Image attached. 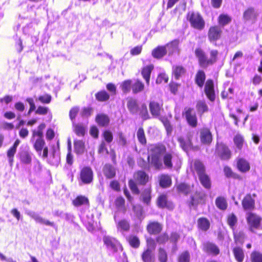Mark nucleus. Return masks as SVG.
I'll return each mask as SVG.
<instances>
[{
    "instance_id": "3",
    "label": "nucleus",
    "mask_w": 262,
    "mask_h": 262,
    "mask_svg": "<svg viewBox=\"0 0 262 262\" xmlns=\"http://www.w3.org/2000/svg\"><path fill=\"white\" fill-rule=\"evenodd\" d=\"M194 55L198 59L199 66L203 69H206L217 62L219 52L215 49L210 50L208 57L203 49L198 47L194 50Z\"/></svg>"
},
{
    "instance_id": "50",
    "label": "nucleus",
    "mask_w": 262,
    "mask_h": 262,
    "mask_svg": "<svg viewBox=\"0 0 262 262\" xmlns=\"http://www.w3.org/2000/svg\"><path fill=\"white\" fill-rule=\"evenodd\" d=\"M138 113L140 117L144 120H146L150 119V117L148 113L147 106L145 103L142 104L140 107H139Z\"/></svg>"
},
{
    "instance_id": "28",
    "label": "nucleus",
    "mask_w": 262,
    "mask_h": 262,
    "mask_svg": "<svg viewBox=\"0 0 262 262\" xmlns=\"http://www.w3.org/2000/svg\"><path fill=\"white\" fill-rule=\"evenodd\" d=\"M197 228L203 232L207 231L210 228L209 220L205 217H200L197 220Z\"/></svg>"
},
{
    "instance_id": "22",
    "label": "nucleus",
    "mask_w": 262,
    "mask_h": 262,
    "mask_svg": "<svg viewBox=\"0 0 262 262\" xmlns=\"http://www.w3.org/2000/svg\"><path fill=\"white\" fill-rule=\"evenodd\" d=\"M258 16V13L254 8L250 7L247 8L244 12L243 18L245 21L254 23Z\"/></svg>"
},
{
    "instance_id": "61",
    "label": "nucleus",
    "mask_w": 262,
    "mask_h": 262,
    "mask_svg": "<svg viewBox=\"0 0 262 262\" xmlns=\"http://www.w3.org/2000/svg\"><path fill=\"white\" fill-rule=\"evenodd\" d=\"M125 200L121 196L117 197L115 200V205L117 208H123L124 212L126 210L125 207Z\"/></svg>"
},
{
    "instance_id": "48",
    "label": "nucleus",
    "mask_w": 262,
    "mask_h": 262,
    "mask_svg": "<svg viewBox=\"0 0 262 262\" xmlns=\"http://www.w3.org/2000/svg\"><path fill=\"white\" fill-rule=\"evenodd\" d=\"M233 235L234 242L236 244H243L245 239V234L243 231H233Z\"/></svg>"
},
{
    "instance_id": "12",
    "label": "nucleus",
    "mask_w": 262,
    "mask_h": 262,
    "mask_svg": "<svg viewBox=\"0 0 262 262\" xmlns=\"http://www.w3.org/2000/svg\"><path fill=\"white\" fill-rule=\"evenodd\" d=\"M199 138L203 145H210L213 139V134L210 128L204 126L199 129Z\"/></svg>"
},
{
    "instance_id": "5",
    "label": "nucleus",
    "mask_w": 262,
    "mask_h": 262,
    "mask_svg": "<svg viewBox=\"0 0 262 262\" xmlns=\"http://www.w3.org/2000/svg\"><path fill=\"white\" fill-rule=\"evenodd\" d=\"M186 18L193 29L201 31L205 28V21L199 12L189 11L186 14Z\"/></svg>"
},
{
    "instance_id": "11",
    "label": "nucleus",
    "mask_w": 262,
    "mask_h": 262,
    "mask_svg": "<svg viewBox=\"0 0 262 262\" xmlns=\"http://www.w3.org/2000/svg\"><path fill=\"white\" fill-rule=\"evenodd\" d=\"M204 86V92L207 98L210 102H213L216 99V93L214 80L211 78L207 79Z\"/></svg>"
},
{
    "instance_id": "26",
    "label": "nucleus",
    "mask_w": 262,
    "mask_h": 262,
    "mask_svg": "<svg viewBox=\"0 0 262 262\" xmlns=\"http://www.w3.org/2000/svg\"><path fill=\"white\" fill-rule=\"evenodd\" d=\"M154 66L152 64H150L146 66L143 67L141 69V75L145 80L146 84L147 86L149 85L150 75L152 71L154 70Z\"/></svg>"
},
{
    "instance_id": "34",
    "label": "nucleus",
    "mask_w": 262,
    "mask_h": 262,
    "mask_svg": "<svg viewBox=\"0 0 262 262\" xmlns=\"http://www.w3.org/2000/svg\"><path fill=\"white\" fill-rule=\"evenodd\" d=\"M127 107L131 114H137L139 107L137 100L133 97L128 98L127 100Z\"/></svg>"
},
{
    "instance_id": "57",
    "label": "nucleus",
    "mask_w": 262,
    "mask_h": 262,
    "mask_svg": "<svg viewBox=\"0 0 262 262\" xmlns=\"http://www.w3.org/2000/svg\"><path fill=\"white\" fill-rule=\"evenodd\" d=\"M102 137L107 143H111L114 138L113 133L110 129H105L102 133Z\"/></svg>"
},
{
    "instance_id": "18",
    "label": "nucleus",
    "mask_w": 262,
    "mask_h": 262,
    "mask_svg": "<svg viewBox=\"0 0 262 262\" xmlns=\"http://www.w3.org/2000/svg\"><path fill=\"white\" fill-rule=\"evenodd\" d=\"M202 250L206 253L213 256H216L220 252L219 247L214 243L210 241H207L203 243Z\"/></svg>"
},
{
    "instance_id": "51",
    "label": "nucleus",
    "mask_w": 262,
    "mask_h": 262,
    "mask_svg": "<svg viewBox=\"0 0 262 262\" xmlns=\"http://www.w3.org/2000/svg\"><path fill=\"white\" fill-rule=\"evenodd\" d=\"M227 224L230 228L233 230H235V226L237 223V218L236 216L233 213L229 214L226 219Z\"/></svg>"
},
{
    "instance_id": "32",
    "label": "nucleus",
    "mask_w": 262,
    "mask_h": 262,
    "mask_svg": "<svg viewBox=\"0 0 262 262\" xmlns=\"http://www.w3.org/2000/svg\"><path fill=\"white\" fill-rule=\"evenodd\" d=\"M103 172L107 179H112L116 177V171L115 167L109 163L105 164L103 167Z\"/></svg>"
},
{
    "instance_id": "43",
    "label": "nucleus",
    "mask_w": 262,
    "mask_h": 262,
    "mask_svg": "<svg viewBox=\"0 0 262 262\" xmlns=\"http://www.w3.org/2000/svg\"><path fill=\"white\" fill-rule=\"evenodd\" d=\"M126 241L129 246L134 249H137L140 246V239L137 235H130L126 237Z\"/></svg>"
},
{
    "instance_id": "13",
    "label": "nucleus",
    "mask_w": 262,
    "mask_h": 262,
    "mask_svg": "<svg viewBox=\"0 0 262 262\" xmlns=\"http://www.w3.org/2000/svg\"><path fill=\"white\" fill-rule=\"evenodd\" d=\"M79 178L84 184H89L93 181L94 172L90 166H84L80 171Z\"/></svg>"
},
{
    "instance_id": "38",
    "label": "nucleus",
    "mask_w": 262,
    "mask_h": 262,
    "mask_svg": "<svg viewBox=\"0 0 262 262\" xmlns=\"http://www.w3.org/2000/svg\"><path fill=\"white\" fill-rule=\"evenodd\" d=\"M72 204L75 207H79L82 205L90 206L89 199L84 195H78L72 201Z\"/></svg>"
},
{
    "instance_id": "9",
    "label": "nucleus",
    "mask_w": 262,
    "mask_h": 262,
    "mask_svg": "<svg viewBox=\"0 0 262 262\" xmlns=\"http://www.w3.org/2000/svg\"><path fill=\"white\" fill-rule=\"evenodd\" d=\"M102 239L106 248L112 253H117L119 249H122L121 244L117 238L109 235H104Z\"/></svg>"
},
{
    "instance_id": "27",
    "label": "nucleus",
    "mask_w": 262,
    "mask_h": 262,
    "mask_svg": "<svg viewBox=\"0 0 262 262\" xmlns=\"http://www.w3.org/2000/svg\"><path fill=\"white\" fill-rule=\"evenodd\" d=\"M95 121L100 127H105L109 125L110 119L107 115L100 113L96 115Z\"/></svg>"
},
{
    "instance_id": "6",
    "label": "nucleus",
    "mask_w": 262,
    "mask_h": 262,
    "mask_svg": "<svg viewBox=\"0 0 262 262\" xmlns=\"http://www.w3.org/2000/svg\"><path fill=\"white\" fill-rule=\"evenodd\" d=\"M206 194L203 191L196 190L192 193L187 201L189 208H197L199 205H204L206 202Z\"/></svg>"
},
{
    "instance_id": "10",
    "label": "nucleus",
    "mask_w": 262,
    "mask_h": 262,
    "mask_svg": "<svg viewBox=\"0 0 262 262\" xmlns=\"http://www.w3.org/2000/svg\"><path fill=\"white\" fill-rule=\"evenodd\" d=\"M182 116L185 118L188 124L192 128H195L198 125L197 116L194 109L190 107H186L182 112Z\"/></svg>"
},
{
    "instance_id": "8",
    "label": "nucleus",
    "mask_w": 262,
    "mask_h": 262,
    "mask_svg": "<svg viewBox=\"0 0 262 262\" xmlns=\"http://www.w3.org/2000/svg\"><path fill=\"white\" fill-rule=\"evenodd\" d=\"M177 141L180 147L185 151L188 152L189 150H196L199 149L197 146H194L192 141V135L190 132L188 133L185 136H180Z\"/></svg>"
},
{
    "instance_id": "1",
    "label": "nucleus",
    "mask_w": 262,
    "mask_h": 262,
    "mask_svg": "<svg viewBox=\"0 0 262 262\" xmlns=\"http://www.w3.org/2000/svg\"><path fill=\"white\" fill-rule=\"evenodd\" d=\"M147 160L150 165L156 170L164 168L171 169L173 167V152L167 151V148L163 143L158 142L151 144L148 149Z\"/></svg>"
},
{
    "instance_id": "59",
    "label": "nucleus",
    "mask_w": 262,
    "mask_h": 262,
    "mask_svg": "<svg viewBox=\"0 0 262 262\" xmlns=\"http://www.w3.org/2000/svg\"><path fill=\"white\" fill-rule=\"evenodd\" d=\"M169 238L168 234L165 232L157 236L156 237V241L160 244H164L168 241Z\"/></svg>"
},
{
    "instance_id": "46",
    "label": "nucleus",
    "mask_w": 262,
    "mask_h": 262,
    "mask_svg": "<svg viewBox=\"0 0 262 262\" xmlns=\"http://www.w3.org/2000/svg\"><path fill=\"white\" fill-rule=\"evenodd\" d=\"M216 206L221 210H225L227 209L228 203L225 198L223 196H218L215 201Z\"/></svg>"
},
{
    "instance_id": "64",
    "label": "nucleus",
    "mask_w": 262,
    "mask_h": 262,
    "mask_svg": "<svg viewBox=\"0 0 262 262\" xmlns=\"http://www.w3.org/2000/svg\"><path fill=\"white\" fill-rule=\"evenodd\" d=\"M93 112V108L91 106L83 107L80 113L82 117H89L91 116Z\"/></svg>"
},
{
    "instance_id": "47",
    "label": "nucleus",
    "mask_w": 262,
    "mask_h": 262,
    "mask_svg": "<svg viewBox=\"0 0 262 262\" xmlns=\"http://www.w3.org/2000/svg\"><path fill=\"white\" fill-rule=\"evenodd\" d=\"M231 21V17L226 14H221L217 18L219 26L224 27Z\"/></svg>"
},
{
    "instance_id": "7",
    "label": "nucleus",
    "mask_w": 262,
    "mask_h": 262,
    "mask_svg": "<svg viewBox=\"0 0 262 262\" xmlns=\"http://www.w3.org/2000/svg\"><path fill=\"white\" fill-rule=\"evenodd\" d=\"M215 153L219 159L222 161H228L232 156L230 148L226 143L223 142H216Z\"/></svg>"
},
{
    "instance_id": "21",
    "label": "nucleus",
    "mask_w": 262,
    "mask_h": 262,
    "mask_svg": "<svg viewBox=\"0 0 262 262\" xmlns=\"http://www.w3.org/2000/svg\"><path fill=\"white\" fill-rule=\"evenodd\" d=\"M236 167L242 173H246L250 171L251 166L249 162L244 158L239 157L236 160Z\"/></svg>"
},
{
    "instance_id": "52",
    "label": "nucleus",
    "mask_w": 262,
    "mask_h": 262,
    "mask_svg": "<svg viewBox=\"0 0 262 262\" xmlns=\"http://www.w3.org/2000/svg\"><path fill=\"white\" fill-rule=\"evenodd\" d=\"M159 120L163 123L167 134L170 135L172 131V127L168 119L166 117H161Z\"/></svg>"
},
{
    "instance_id": "17",
    "label": "nucleus",
    "mask_w": 262,
    "mask_h": 262,
    "mask_svg": "<svg viewBox=\"0 0 262 262\" xmlns=\"http://www.w3.org/2000/svg\"><path fill=\"white\" fill-rule=\"evenodd\" d=\"M156 204L160 208H167L169 210H172L174 208V204L168 200L167 195L164 193L158 195L156 200Z\"/></svg>"
},
{
    "instance_id": "25",
    "label": "nucleus",
    "mask_w": 262,
    "mask_h": 262,
    "mask_svg": "<svg viewBox=\"0 0 262 262\" xmlns=\"http://www.w3.org/2000/svg\"><path fill=\"white\" fill-rule=\"evenodd\" d=\"M206 74L203 70L197 71L194 78L195 84L200 88H202L206 82Z\"/></svg>"
},
{
    "instance_id": "15",
    "label": "nucleus",
    "mask_w": 262,
    "mask_h": 262,
    "mask_svg": "<svg viewBox=\"0 0 262 262\" xmlns=\"http://www.w3.org/2000/svg\"><path fill=\"white\" fill-rule=\"evenodd\" d=\"M222 34L223 31L220 26H212L209 27L208 31V39L210 42H215L221 38Z\"/></svg>"
},
{
    "instance_id": "40",
    "label": "nucleus",
    "mask_w": 262,
    "mask_h": 262,
    "mask_svg": "<svg viewBox=\"0 0 262 262\" xmlns=\"http://www.w3.org/2000/svg\"><path fill=\"white\" fill-rule=\"evenodd\" d=\"M95 97L98 102H106L110 99V94L105 90H102L96 93Z\"/></svg>"
},
{
    "instance_id": "4",
    "label": "nucleus",
    "mask_w": 262,
    "mask_h": 262,
    "mask_svg": "<svg viewBox=\"0 0 262 262\" xmlns=\"http://www.w3.org/2000/svg\"><path fill=\"white\" fill-rule=\"evenodd\" d=\"M193 167L202 186L206 189H211V180L206 172V167L203 163L200 160H195L193 163Z\"/></svg>"
},
{
    "instance_id": "54",
    "label": "nucleus",
    "mask_w": 262,
    "mask_h": 262,
    "mask_svg": "<svg viewBox=\"0 0 262 262\" xmlns=\"http://www.w3.org/2000/svg\"><path fill=\"white\" fill-rule=\"evenodd\" d=\"M142 259L144 262H150L153 256L152 250L147 248L142 254Z\"/></svg>"
},
{
    "instance_id": "58",
    "label": "nucleus",
    "mask_w": 262,
    "mask_h": 262,
    "mask_svg": "<svg viewBox=\"0 0 262 262\" xmlns=\"http://www.w3.org/2000/svg\"><path fill=\"white\" fill-rule=\"evenodd\" d=\"M20 159L22 163L28 164L31 162V157L30 154L27 151H22L20 154Z\"/></svg>"
},
{
    "instance_id": "23",
    "label": "nucleus",
    "mask_w": 262,
    "mask_h": 262,
    "mask_svg": "<svg viewBox=\"0 0 262 262\" xmlns=\"http://www.w3.org/2000/svg\"><path fill=\"white\" fill-rule=\"evenodd\" d=\"M162 229V225L156 221L149 222L146 226V230L150 235H158L161 233Z\"/></svg>"
},
{
    "instance_id": "35",
    "label": "nucleus",
    "mask_w": 262,
    "mask_h": 262,
    "mask_svg": "<svg viewBox=\"0 0 262 262\" xmlns=\"http://www.w3.org/2000/svg\"><path fill=\"white\" fill-rule=\"evenodd\" d=\"M159 183L162 188H168L172 184V180L168 174H162L159 176Z\"/></svg>"
},
{
    "instance_id": "30",
    "label": "nucleus",
    "mask_w": 262,
    "mask_h": 262,
    "mask_svg": "<svg viewBox=\"0 0 262 262\" xmlns=\"http://www.w3.org/2000/svg\"><path fill=\"white\" fill-rule=\"evenodd\" d=\"M167 52L165 46H158L152 50L151 55L154 58L160 59L165 56Z\"/></svg>"
},
{
    "instance_id": "39",
    "label": "nucleus",
    "mask_w": 262,
    "mask_h": 262,
    "mask_svg": "<svg viewBox=\"0 0 262 262\" xmlns=\"http://www.w3.org/2000/svg\"><path fill=\"white\" fill-rule=\"evenodd\" d=\"M133 81L132 79H128L123 80L120 84V89L123 94H126L130 91L132 92Z\"/></svg>"
},
{
    "instance_id": "14",
    "label": "nucleus",
    "mask_w": 262,
    "mask_h": 262,
    "mask_svg": "<svg viewBox=\"0 0 262 262\" xmlns=\"http://www.w3.org/2000/svg\"><path fill=\"white\" fill-rule=\"evenodd\" d=\"M261 220V217L255 213L248 212L246 214V221L251 230L258 229Z\"/></svg>"
},
{
    "instance_id": "60",
    "label": "nucleus",
    "mask_w": 262,
    "mask_h": 262,
    "mask_svg": "<svg viewBox=\"0 0 262 262\" xmlns=\"http://www.w3.org/2000/svg\"><path fill=\"white\" fill-rule=\"evenodd\" d=\"M20 142L19 139H16L15 140L13 146L7 151L8 157H14V155L16 153L17 147L19 144Z\"/></svg>"
},
{
    "instance_id": "33",
    "label": "nucleus",
    "mask_w": 262,
    "mask_h": 262,
    "mask_svg": "<svg viewBox=\"0 0 262 262\" xmlns=\"http://www.w3.org/2000/svg\"><path fill=\"white\" fill-rule=\"evenodd\" d=\"M186 73V70L182 65H175L172 67V75L176 80L180 79Z\"/></svg>"
},
{
    "instance_id": "29",
    "label": "nucleus",
    "mask_w": 262,
    "mask_h": 262,
    "mask_svg": "<svg viewBox=\"0 0 262 262\" xmlns=\"http://www.w3.org/2000/svg\"><path fill=\"white\" fill-rule=\"evenodd\" d=\"M175 188L179 194H183L185 195H187L191 191L190 185L185 182H181L176 184Z\"/></svg>"
},
{
    "instance_id": "49",
    "label": "nucleus",
    "mask_w": 262,
    "mask_h": 262,
    "mask_svg": "<svg viewBox=\"0 0 262 262\" xmlns=\"http://www.w3.org/2000/svg\"><path fill=\"white\" fill-rule=\"evenodd\" d=\"M221 98L222 99H231L234 96V89L231 88H225L221 92Z\"/></svg>"
},
{
    "instance_id": "20",
    "label": "nucleus",
    "mask_w": 262,
    "mask_h": 262,
    "mask_svg": "<svg viewBox=\"0 0 262 262\" xmlns=\"http://www.w3.org/2000/svg\"><path fill=\"white\" fill-rule=\"evenodd\" d=\"M242 205L245 211L251 212L255 208V200L250 194H247L242 201Z\"/></svg>"
},
{
    "instance_id": "63",
    "label": "nucleus",
    "mask_w": 262,
    "mask_h": 262,
    "mask_svg": "<svg viewBox=\"0 0 262 262\" xmlns=\"http://www.w3.org/2000/svg\"><path fill=\"white\" fill-rule=\"evenodd\" d=\"M252 262H262V253L254 251L251 254Z\"/></svg>"
},
{
    "instance_id": "19",
    "label": "nucleus",
    "mask_w": 262,
    "mask_h": 262,
    "mask_svg": "<svg viewBox=\"0 0 262 262\" xmlns=\"http://www.w3.org/2000/svg\"><path fill=\"white\" fill-rule=\"evenodd\" d=\"M140 200L146 205H149L152 199V187L151 186L143 188L140 191Z\"/></svg>"
},
{
    "instance_id": "55",
    "label": "nucleus",
    "mask_w": 262,
    "mask_h": 262,
    "mask_svg": "<svg viewBox=\"0 0 262 262\" xmlns=\"http://www.w3.org/2000/svg\"><path fill=\"white\" fill-rule=\"evenodd\" d=\"M233 253L236 260L242 262L244 260V254L243 250L239 247H235L233 249Z\"/></svg>"
},
{
    "instance_id": "56",
    "label": "nucleus",
    "mask_w": 262,
    "mask_h": 262,
    "mask_svg": "<svg viewBox=\"0 0 262 262\" xmlns=\"http://www.w3.org/2000/svg\"><path fill=\"white\" fill-rule=\"evenodd\" d=\"M158 257L160 262H167L168 260V254L164 248L158 249Z\"/></svg>"
},
{
    "instance_id": "41",
    "label": "nucleus",
    "mask_w": 262,
    "mask_h": 262,
    "mask_svg": "<svg viewBox=\"0 0 262 262\" xmlns=\"http://www.w3.org/2000/svg\"><path fill=\"white\" fill-rule=\"evenodd\" d=\"M74 147L75 153L77 155L84 152L85 143L81 140L76 139L74 140Z\"/></svg>"
},
{
    "instance_id": "24",
    "label": "nucleus",
    "mask_w": 262,
    "mask_h": 262,
    "mask_svg": "<svg viewBox=\"0 0 262 262\" xmlns=\"http://www.w3.org/2000/svg\"><path fill=\"white\" fill-rule=\"evenodd\" d=\"M26 214L31 217L32 219L35 220V221L40 224H44L47 226H53V223L51 222L50 221L46 220L45 219L42 218L41 216H40L37 213L28 210L26 211Z\"/></svg>"
},
{
    "instance_id": "42",
    "label": "nucleus",
    "mask_w": 262,
    "mask_h": 262,
    "mask_svg": "<svg viewBox=\"0 0 262 262\" xmlns=\"http://www.w3.org/2000/svg\"><path fill=\"white\" fill-rule=\"evenodd\" d=\"M235 146L238 150H242L245 143V139L243 136L239 134L235 135L233 139Z\"/></svg>"
},
{
    "instance_id": "36",
    "label": "nucleus",
    "mask_w": 262,
    "mask_h": 262,
    "mask_svg": "<svg viewBox=\"0 0 262 262\" xmlns=\"http://www.w3.org/2000/svg\"><path fill=\"white\" fill-rule=\"evenodd\" d=\"M223 171L225 177L227 178H233L238 181L243 180L242 177L239 174L234 172L229 166H225L223 168Z\"/></svg>"
},
{
    "instance_id": "44",
    "label": "nucleus",
    "mask_w": 262,
    "mask_h": 262,
    "mask_svg": "<svg viewBox=\"0 0 262 262\" xmlns=\"http://www.w3.org/2000/svg\"><path fill=\"white\" fill-rule=\"evenodd\" d=\"M196 108L200 116L209 111L208 106L205 100L198 101L196 104Z\"/></svg>"
},
{
    "instance_id": "62",
    "label": "nucleus",
    "mask_w": 262,
    "mask_h": 262,
    "mask_svg": "<svg viewBox=\"0 0 262 262\" xmlns=\"http://www.w3.org/2000/svg\"><path fill=\"white\" fill-rule=\"evenodd\" d=\"M45 143L43 139L38 138L36 140L34 146L37 152H39L40 154L41 152Z\"/></svg>"
},
{
    "instance_id": "37",
    "label": "nucleus",
    "mask_w": 262,
    "mask_h": 262,
    "mask_svg": "<svg viewBox=\"0 0 262 262\" xmlns=\"http://www.w3.org/2000/svg\"><path fill=\"white\" fill-rule=\"evenodd\" d=\"M72 128L73 132L79 137H84L86 134V127L82 123H73Z\"/></svg>"
},
{
    "instance_id": "53",
    "label": "nucleus",
    "mask_w": 262,
    "mask_h": 262,
    "mask_svg": "<svg viewBox=\"0 0 262 262\" xmlns=\"http://www.w3.org/2000/svg\"><path fill=\"white\" fill-rule=\"evenodd\" d=\"M117 227L118 230L127 232L130 229V224L126 220L122 219L118 222Z\"/></svg>"
},
{
    "instance_id": "16",
    "label": "nucleus",
    "mask_w": 262,
    "mask_h": 262,
    "mask_svg": "<svg viewBox=\"0 0 262 262\" xmlns=\"http://www.w3.org/2000/svg\"><path fill=\"white\" fill-rule=\"evenodd\" d=\"M163 103L162 101H157L152 100L149 102V109L153 117L159 119V118L161 117V111L163 110Z\"/></svg>"
},
{
    "instance_id": "2",
    "label": "nucleus",
    "mask_w": 262,
    "mask_h": 262,
    "mask_svg": "<svg viewBox=\"0 0 262 262\" xmlns=\"http://www.w3.org/2000/svg\"><path fill=\"white\" fill-rule=\"evenodd\" d=\"M150 180V178L145 171L137 170L134 172L133 178L128 180V187L134 194L139 195L140 190L139 186H145Z\"/></svg>"
},
{
    "instance_id": "31",
    "label": "nucleus",
    "mask_w": 262,
    "mask_h": 262,
    "mask_svg": "<svg viewBox=\"0 0 262 262\" xmlns=\"http://www.w3.org/2000/svg\"><path fill=\"white\" fill-rule=\"evenodd\" d=\"M145 89L144 82L140 79L137 78L133 82L132 93L137 94L143 92Z\"/></svg>"
},
{
    "instance_id": "45",
    "label": "nucleus",
    "mask_w": 262,
    "mask_h": 262,
    "mask_svg": "<svg viewBox=\"0 0 262 262\" xmlns=\"http://www.w3.org/2000/svg\"><path fill=\"white\" fill-rule=\"evenodd\" d=\"M137 138L138 142L142 145L145 146L147 144V139L144 128L140 127L137 132Z\"/></svg>"
}]
</instances>
